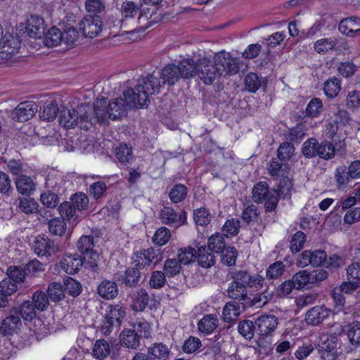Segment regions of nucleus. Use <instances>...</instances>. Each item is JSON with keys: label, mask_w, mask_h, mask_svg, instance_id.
<instances>
[{"label": "nucleus", "mask_w": 360, "mask_h": 360, "mask_svg": "<svg viewBox=\"0 0 360 360\" xmlns=\"http://www.w3.org/2000/svg\"><path fill=\"white\" fill-rule=\"evenodd\" d=\"M160 83L158 77L148 75L137 80L134 87H128L123 92L124 98L119 97L110 101L107 105L106 99L96 101L94 105V117H98L97 123L105 124L108 119L120 120L127 115L128 111L132 108H143L150 103L149 96L160 92Z\"/></svg>", "instance_id": "obj_1"}, {"label": "nucleus", "mask_w": 360, "mask_h": 360, "mask_svg": "<svg viewBox=\"0 0 360 360\" xmlns=\"http://www.w3.org/2000/svg\"><path fill=\"white\" fill-rule=\"evenodd\" d=\"M93 107L86 103L77 105L75 109L63 108L59 114L60 124L66 129H73L78 126L84 130H88L96 124L98 118L94 117ZM97 117H101L98 115Z\"/></svg>", "instance_id": "obj_2"}, {"label": "nucleus", "mask_w": 360, "mask_h": 360, "mask_svg": "<svg viewBox=\"0 0 360 360\" xmlns=\"http://www.w3.org/2000/svg\"><path fill=\"white\" fill-rule=\"evenodd\" d=\"M248 287L231 282L227 289L228 296L233 300H239L243 310L253 306L261 307L267 303L272 297L271 293L265 291L261 293L259 296L252 299L248 295Z\"/></svg>", "instance_id": "obj_3"}, {"label": "nucleus", "mask_w": 360, "mask_h": 360, "mask_svg": "<svg viewBox=\"0 0 360 360\" xmlns=\"http://www.w3.org/2000/svg\"><path fill=\"white\" fill-rule=\"evenodd\" d=\"M115 21L113 25L103 24L100 15H87L79 22V29L82 30L84 36L89 38H94L100 34L104 26L111 29L115 26Z\"/></svg>", "instance_id": "obj_4"}, {"label": "nucleus", "mask_w": 360, "mask_h": 360, "mask_svg": "<svg viewBox=\"0 0 360 360\" xmlns=\"http://www.w3.org/2000/svg\"><path fill=\"white\" fill-rule=\"evenodd\" d=\"M163 259L162 252L160 248H148L134 253L132 259L136 266L144 269L150 265L155 266Z\"/></svg>", "instance_id": "obj_5"}, {"label": "nucleus", "mask_w": 360, "mask_h": 360, "mask_svg": "<svg viewBox=\"0 0 360 360\" xmlns=\"http://www.w3.org/2000/svg\"><path fill=\"white\" fill-rule=\"evenodd\" d=\"M214 61L217 66L219 77L221 75H233L240 70L238 60L229 53L224 51L215 54Z\"/></svg>", "instance_id": "obj_6"}, {"label": "nucleus", "mask_w": 360, "mask_h": 360, "mask_svg": "<svg viewBox=\"0 0 360 360\" xmlns=\"http://www.w3.org/2000/svg\"><path fill=\"white\" fill-rule=\"evenodd\" d=\"M77 248L78 251L83 255L84 259H91L88 262L89 266L92 271L98 269L96 261L98 259V253L94 250V241L92 236H82L77 241Z\"/></svg>", "instance_id": "obj_7"}, {"label": "nucleus", "mask_w": 360, "mask_h": 360, "mask_svg": "<svg viewBox=\"0 0 360 360\" xmlns=\"http://www.w3.org/2000/svg\"><path fill=\"white\" fill-rule=\"evenodd\" d=\"M159 218L162 224L175 229L187 224V212L184 210L178 212L169 206H164L161 209Z\"/></svg>", "instance_id": "obj_8"}, {"label": "nucleus", "mask_w": 360, "mask_h": 360, "mask_svg": "<svg viewBox=\"0 0 360 360\" xmlns=\"http://www.w3.org/2000/svg\"><path fill=\"white\" fill-rule=\"evenodd\" d=\"M197 75L206 85L212 84L219 77L215 63L204 58L197 63Z\"/></svg>", "instance_id": "obj_9"}, {"label": "nucleus", "mask_w": 360, "mask_h": 360, "mask_svg": "<svg viewBox=\"0 0 360 360\" xmlns=\"http://www.w3.org/2000/svg\"><path fill=\"white\" fill-rule=\"evenodd\" d=\"M21 41L18 36L6 32L0 39V57L2 59H11L19 52Z\"/></svg>", "instance_id": "obj_10"}, {"label": "nucleus", "mask_w": 360, "mask_h": 360, "mask_svg": "<svg viewBox=\"0 0 360 360\" xmlns=\"http://www.w3.org/2000/svg\"><path fill=\"white\" fill-rule=\"evenodd\" d=\"M231 278L233 279L231 281L245 287H255L259 288L263 285L264 279L260 276H252L246 270H237L235 269L229 272Z\"/></svg>", "instance_id": "obj_11"}, {"label": "nucleus", "mask_w": 360, "mask_h": 360, "mask_svg": "<svg viewBox=\"0 0 360 360\" xmlns=\"http://www.w3.org/2000/svg\"><path fill=\"white\" fill-rule=\"evenodd\" d=\"M32 248L34 253L39 257H49L59 250L58 245L45 235L37 236L34 240Z\"/></svg>", "instance_id": "obj_12"}, {"label": "nucleus", "mask_w": 360, "mask_h": 360, "mask_svg": "<svg viewBox=\"0 0 360 360\" xmlns=\"http://www.w3.org/2000/svg\"><path fill=\"white\" fill-rule=\"evenodd\" d=\"M38 111V106L34 101L20 103L12 112V118L17 122H25L31 119Z\"/></svg>", "instance_id": "obj_13"}, {"label": "nucleus", "mask_w": 360, "mask_h": 360, "mask_svg": "<svg viewBox=\"0 0 360 360\" xmlns=\"http://www.w3.org/2000/svg\"><path fill=\"white\" fill-rule=\"evenodd\" d=\"M255 324L259 335L271 336L278 324V320L273 314H264L255 319Z\"/></svg>", "instance_id": "obj_14"}, {"label": "nucleus", "mask_w": 360, "mask_h": 360, "mask_svg": "<svg viewBox=\"0 0 360 360\" xmlns=\"http://www.w3.org/2000/svg\"><path fill=\"white\" fill-rule=\"evenodd\" d=\"M151 75L158 78L161 84L160 88L165 84L173 86L181 78L179 69L174 64L166 65L157 75L154 73Z\"/></svg>", "instance_id": "obj_15"}, {"label": "nucleus", "mask_w": 360, "mask_h": 360, "mask_svg": "<svg viewBox=\"0 0 360 360\" xmlns=\"http://www.w3.org/2000/svg\"><path fill=\"white\" fill-rule=\"evenodd\" d=\"M85 260L82 255L75 253L64 255L60 264L67 274H74L83 265Z\"/></svg>", "instance_id": "obj_16"}, {"label": "nucleus", "mask_w": 360, "mask_h": 360, "mask_svg": "<svg viewBox=\"0 0 360 360\" xmlns=\"http://www.w3.org/2000/svg\"><path fill=\"white\" fill-rule=\"evenodd\" d=\"M330 312V310L323 305L315 306L307 312L305 321L307 324L317 326L328 317Z\"/></svg>", "instance_id": "obj_17"}, {"label": "nucleus", "mask_w": 360, "mask_h": 360, "mask_svg": "<svg viewBox=\"0 0 360 360\" xmlns=\"http://www.w3.org/2000/svg\"><path fill=\"white\" fill-rule=\"evenodd\" d=\"M26 32L30 37L41 38L44 34V20L39 15H31L27 21Z\"/></svg>", "instance_id": "obj_18"}, {"label": "nucleus", "mask_w": 360, "mask_h": 360, "mask_svg": "<svg viewBox=\"0 0 360 360\" xmlns=\"http://www.w3.org/2000/svg\"><path fill=\"white\" fill-rule=\"evenodd\" d=\"M337 338L333 337L328 339L319 349V353L322 360H337Z\"/></svg>", "instance_id": "obj_19"}, {"label": "nucleus", "mask_w": 360, "mask_h": 360, "mask_svg": "<svg viewBox=\"0 0 360 360\" xmlns=\"http://www.w3.org/2000/svg\"><path fill=\"white\" fill-rule=\"evenodd\" d=\"M97 292L103 299H114L118 295L117 284L113 281L105 279L98 285Z\"/></svg>", "instance_id": "obj_20"}, {"label": "nucleus", "mask_w": 360, "mask_h": 360, "mask_svg": "<svg viewBox=\"0 0 360 360\" xmlns=\"http://www.w3.org/2000/svg\"><path fill=\"white\" fill-rule=\"evenodd\" d=\"M339 30L346 36L354 37L360 32V18L350 17L343 19L339 24Z\"/></svg>", "instance_id": "obj_21"}, {"label": "nucleus", "mask_w": 360, "mask_h": 360, "mask_svg": "<svg viewBox=\"0 0 360 360\" xmlns=\"http://www.w3.org/2000/svg\"><path fill=\"white\" fill-rule=\"evenodd\" d=\"M16 189L22 195L30 196L35 191V184L30 176L27 175L18 176L15 181Z\"/></svg>", "instance_id": "obj_22"}, {"label": "nucleus", "mask_w": 360, "mask_h": 360, "mask_svg": "<svg viewBox=\"0 0 360 360\" xmlns=\"http://www.w3.org/2000/svg\"><path fill=\"white\" fill-rule=\"evenodd\" d=\"M139 266H136V264L132 267H129L124 273V275L120 276L119 281H122L126 286L136 287L139 284L141 278V273Z\"/></svg>", "instance_id": "obj_23"}, {"label": "nucleus", "mask_w": 360, "mask_h": 360, "mask_svg": "<svg viewBox=\"0 0 360 360\" xmlns=\"http://www.w3.org/2000/svg\"><path fill=\"white\" fill-rule=\"evenodd\" d=\"M288 179H283V182H280L278 190L270 191L264 200V207L266 212H272L276 208L279 197L281 194H283L285 191V186L283 184L285 185Z\"/></svg>", "instance_id": "obj_24"}, {"label": "nucleus", "mask_w": 360, "mask_h": 360, "mask_svg": "<svg viewBox=\"0 0 360 360\" xmlns=\"http://www.w3.org/2000/svg\"><path fill=\"white\" fill-rule=\"evenodd\" d=\"M20 323L18 315L11 314L4 318L0 323V333L3 336L12 335Z\"/></svg>", "instance_id": "obj_25"}, {"label": "nucleus", "mask_w": 360, "mask_h": 360, "mask_svg": "<svg viewBox=\"0 0 360 360\" xmlns=\"http://www.w3.org/2000/svg\"><path fill=\"white\" fill-rule=\"evenodd\" d=\"M254 348L258 356L262 359L270 355L273 351L271 336L259 335Z\"/></svg>", "instance_id": "obj_26"}, {"label": "nucleus", "mask_w": 360, "mask_h": 360, "mask_svg": "<svg viewBox=\"0 0 360 360\" xmlns=\"http://www.w3.org/2000/svg\"><path fill=\"white\" fill-rule=\"evenodd\" d=\"M240 303L236 301H230L226 304L222 311V317L225 322L235 321L241 313Z\"/></svg>", "instance_id": "obj_27"}, {"label": "nucleus", "mask_w": 360, "mask_h": 360, "mask_svg": "<svg viewBox=\"0 0 360 360\" xmlns=\"http://www.w3.org/2000/svg\"><path fill=\"white\" fill-rule=\"evenodd\" d=\"M335 179L338 188H345L354 180L348 167L342 165L336 168Z\"/></svg>", "instance_id": "obj_28"}, {"label": "nucleus", "mask_w": 360, "mask_h": 360, "mask_svg": "<svg viewBox=\"0 0 360 360\" xmlns=\"http://www.w3.org/2000/svg\"><path fill=\"white\" fill-rule=\"evenodd\" d=\"M196 254L198 262L202 267L209 268L215 264L214 252L207 246L202 245L198 248Z\"/></svg>", "instance_id": "obj_29"}, {"label": "nucleus", "mask_w": 360, "mask_h": 360, "mask_svg": "<svg viewBox=\"0 0 360 360\" xmlns=\"http://www.w3.org/2000/svg\"><path fill=\"white\" fill-rule=\"evenodd\" d=\"M149 296L147 291L141 288L132 297L131 308L136 311H143L148 304Z\"/></svg>", "instance_id": "obj_30"}, {"label": "nucleus", "mask_w": 360, "mask_h": 360, "mask_svg": "<svg viewBox=\"0 0 360 360\" xmlns=\"http://www.w3.org/2000/svg\"><path fill=\"white\" fill-rule=\"evenodd\" d=\"M120 337L121 345L129 349H135L140 345V338L138 334L134 333L130 328L123 330Z\"/></svg>", "instance_id": "obj_31"}, {"label": "nucleus", "mask_w": 360, "mask_h": 360, "mask_svg": "<svg viewBox=\"0 0 360 360\" xmlns=\"http://www.w3.org/2000/svg\"><path fill=\"white\" fill-rule=\"evenodd\" d=\"M219 320L214 314L205 315L198 324V330L201 333L210 334L218 326Z\"/></svg>", "instance_id": "obj_32"}, {"label": "nucleus", "mask_w": 360, "mask_h": 360, "mask_svg": "<svg viewBox=\"0 0 360 360\" xmlns=\"http://www.w3.org/2000/svg\"><path fill=\"white\" fill-rule=\"evenodd\" d=\"M176 67L179 69L181 78L189 79L197 75V63L193 60H183Z\"/></svg>", "instance_id": "obj_33"}, {"label": "nucleus", "mask_w": 360, "mask_h": 360, "mask_svg": "<svg viewBox=\"0 0 360 360\" xmlns=\"http://www.w3.org/2000/svg\"><path fill=\"white\" fill-rule=\"evenodd\" d=\"M170 351L163 343H155L148 348V354L153 360H167Z\"/></svg>", "instance_id": "obj_34"}, {"label": "nucleus", "mask_w": 360, "mask_h": 360, "mask_svg": "<svg viewBox=\"0 0 360 360\" xmlns=\"http://www.w3.org/2000/svg\"><path fill=\"white\" fill-rule=\"evenodd\" d=\"M63 31L53 26L46 33L44 43L47 47L56 46L63 43Z\"/></svg>", "instance_id": "obj_35"}, {"label": "nucleus", "mask_w": 360, "mask_h": 360, "mask_svg": "<svg viewBox=\"0 0 360 360\" xmlns=\"http://www.w3.org/2000/svg\"><path fill=\"white\" fill-rule=\"evenodd\" d=\"M115 155L120 162L129 163L134 158L132 148L129 144L120 143L115 149Z\"/></svg>", "instance_id": "obj_36"}, {"label": "nucleus", "mask_w": 360, "mask_h": 360, "mask_svg": "<svg viewBox=\"0 0 360 360\" xmlns=\"http://www.w3.org/2000/svg\"><path fill=\"white\" fill-rule=\"evenodd\" d=\"M346 327L349 342L356 349L360 346V323L358 321L352 322Z\"/></svg>", "instance_id": "obj_37"}, {"label": "nucleus", "mask_w": 360, "mask_h": 360, "mask_svg": "<svg viewBox=\"0 0 360 360\" xmlns=\"http://www.w3.org/2000/svg\"><path fill=\"white\" fill-rule=\"evenodd\" d=\"M341 89L340 80L333 77L324 82L323 90L326 96L329 98L336 97Z\"/></svg>", "instance_id": "obj_38"}, {"label": "nucleus", "mask_w": 360, "mask_h": 360, "mask_svg": "<svg viewBox=\"0 0 360 360\" xmlns=\"http://www.w3.org/2000/svg\"><path fill=\"white\" fill-rule=\"evenodd\" d=\"M226 242L224 238V234L216 233L212 235L207 242V248L212 250L213 252L219 253L222 252L226 248Z\"/></svg>", "instance_id": "obj_39"}, {"label": "nucleus", "mask_w": 360, "mask_h": 360, "mask_svg": "<svg viewBox=\"0 0 360 360\" xmlns=\"http://www.w3.org/2000/svg\"><path fill=\"white\" fill-rule=\"evenodd\" d=\"M252 199L256 203H262L270 193L269 185L265 181H259L252 188Z\"/></svg>", "instance_id": "obj_40"}, {"label": "nucleus", "mask_w": 360, "mask_h": 360, "mask_svg": "<svg viewBox=\"0 0 360 360\" xmlns=\"http://www.w3.org/2000/svg\"><path fill=\"white\" fill-rule=\"evenodd\" d=\"M187 194V187L184 184H176L170 190L169 198L173 203H179L186 199Z\"/></svg>", "instance_id": "obj_41"}, {"label": "nucleus", "mask_w": 360, "mask_h": 360, "mask_svg": "<svg viewBox=\"0 0 360 360\" xmlns=\"http://www.w3.org/2000/svg\"><path fill=\"white\" fill-rule=\"evenodd\" d=\"M255 321L245 319L239 322L238 325V333L247 340H251L257 332Z\"/></svg>", "instance_id": "obj_42"}, {"label": "nucleus", "mask_w": 360, "mask_h": 360, "mask_svg": "<svg viewBox=\"0 0 360 360\" xmlns=\"http://www.w3.org/2000/svg\"><path fill=\"white\" fill-rule=\"evenodd\" d=\"M109 308L110 309L105 316L108 320H112L115 322L117 327L120 326L126 316L124 308L119 304L110 305Z\"/></svg>", "instance_id": "obj_43"}, {"label": "nucleus", "mask_w": 360, "mask_h": 360, "mask_svg": "<svg viewBox=\"0 0 360 360\" xmlns=\"http://www.w3.org/2000/svg\"><path fill=\"white\" fill-rule=\"evenodd\" d=\"M317 155L324 160H330L335 157V150L334 145L329 141H323L319 143Z\"/></svg>", "instance_id": "obj_44"}, {"label": "nucleus", "mask_w": 360, "mask_h": 360, "mask_svg": "<svg viewBox=\"0 0 360 360\" xmlns=\"http://www.w3.org/2000/svg\"><path fill=\"white\" fill-rule=\"evenodd\" d=\"M63 285L65 293L74 297L78 296L82 290L81 283L71 277H68L65 279L64 284Z\"/></svg>", "instance_id": "obj_45"}, {"label": "nucleus", "mask_w": 360, "mask_h": 360, "mask_svg": "<svg viewBox=\"0 0 360 360\" xmlns=\"http://www.w3.org/2000/svg\"><path fill=\"white\" fill-rule=\"evenodd\" d=\"M47 293L49 299L53 302L60 301L65 295L63 285L56 282H53L49 284Z\"/></svg>", "instance_id": "obj_46"}, {"label": "nucleus", "mask_w": 360, "mask_h": 360, "mask_svg": "<svg viewBox=\"0 0 360 360\" xmlns=\"http://www.w3.org/2000/svg\"><path fill=\"white\" fill-rule=\"evenodd\" d=\"M322 110V101L319 98H313L308 103L305 112H302V114L304 117H316L320 115Z\"/></svg>", "instance_id": "obj_47"}, {"label": "nucleus", "mask_w": 360, "mask_h": 360, "mask_svg": "<svg viewBox=\"0 0 360 360\" xmlns=\"http://www.w3.org/2000/svg\"><path fill=\"white\" fill-rule=\"evenodd\" d=\"M181 264L176 259H167L163 266V272L167 277H174L180 274Z\"/></svg>", "instance_id": "obj_48"}, {"label": "nucleus", "mask_w": 360, "mask_h": 360, "mask_svg": "<svg viewBox=\"0 0 360 360\" xmlns=\"http://www.w3.org/2000/svg\"><path fill=\"white\" fill-rule=\"evenodd\" d=\"M40 201L46 208L53 209L59 203V197L56 193L48 190L41 194Z\"/></svg>", "instance_id": "obj_49"}, {"label": "nucleus", "mask_w": 360, "mask_h": 360, "mask_svg": "<svg viewBox=\"0 0 360 360\" xmlns=\"http://www.w3.org/2000/svg\"><path fill=\"white\" fill-rule=\"evenodd\" d=\"M34 304L30 300L24 301L19 307V313L22 318L27 321H31L37 316Z\"/></svg>", "instance_id": "obj_50"}, {"label": "nucleus", "mask_w": 360, "mask_h": 360, "mask_svg": "<svg viewBox=\"0 0 360 360\" xmlns=\"http://www.w3.org/2000/svg\"><path fill=\"white\" fill-rule=\"evenodd\" d=\"M337 44L335 39L323 38L319 39L314 44V50L319 53H326L333 50Z\"/></svg>", "instance_id": "obj_51"}, {"label": "nucleus", "mask_w": 360, "mask_h": 360, "mask_svg": "<svg viewBox=\"0 0 360 360\" xmlns=\"http://www.w3.org/2000/svg\"><path fill=\"white\" fill-rule=\"evenodd\" d=\"M177 257V260L181 264H188L195 259L196 251L191 247L181 248L178 251Z\"/></svg>", "instance_id": "obj_52"}, {"label": "nucleus", "mask_w": 360, "mask_h": 360, "mask_svg": "<svg viewBox=\"0 0 360 360\" xmlns=\"http://www.w3.org/2000/svg\"><path fill=\"white\" fill-rule=\"evenodd\" d=\"M244 84L248 91L255 93L262 86V82L256 73L250 72L245 77Z\"/></svg>", "instance_id": "obj_53"}, {"label": "nucleus", "mask_w": 360, "mask_h": 360, "mask_svg": "<svg viewBox=\"0 0 360 360\" xmlns=\"http://www.w3.org/2000/svg\"><path fill=\"white\" fill-rule=\"evenodd\" d=\"M319 142L314 138H310L304 142L302 148L303 155L307 158H312L317 155Z\"/></svg>", "instance_id": "obj_54"}, {"label": "nucleus", "mask_w": 360, "mask_h": 360, "mask_svg": "<svg viewBox=\"0 0 360 360\" xmlns=\"http://www.w3.org/2000/svg\"><path fill=\"white\" fill-rule=\"evenodd\" d=\"M31 302L35 308L39 311L46 310L49 304L46 294L41 290H38L32 295Z\"/></svg>", "instance_id": "obj_55"}, {"label": "nucleus", "mask_w": 360, "mask_h": 360, "mask_svg": "<svg viewBox=\"0 0 360 360\" xmlns=\"http://www.w3.org/2000/svg\"><path fill=\"white\" fill-rule=\"evenodd\" d=\"M132 328H130L134 333L138 334L139 338H148L150 336V325L143 319H138L131 324Z\"/></svg>", "instance_id": "obj_56"}, {"label": "nucleus", "mask_w": 360, "mask_h": 360, "mask_svg": "<svg viewBox=\"0 0 360 360\" xmlns=\"http://www.w3.org/2000/svg\"><path fill=\"white\" fill-rule=\"evenodd\" d=\"M59 108L56 103H50L39 111V117L44 121H53L57 116Z\"/></svg>", "instance_id": "obj_57"}, {"label": "nucleus", "mask_w": 360, "mask_h": 360, "mask_svg": "<svg viewBox=\"0 0 360 360\" xmlns=\"http://www.w3.org/2000/svg\"><path fill=\"white\" fill-rule=\"evenodd\" d=\"M221 252V262L231 266L236 264L238 251L233 246H227Z\"/></svg>", "instance_id": "obj_58"}, {"label": "nucleus", "mask_w": 360, "mask_h": 360, "mask_svg": "<svg viewBox=\"0 0 360 360\" xmlns=\"http://www.w3.org/2000/svg\"><path fill=\"white\" fill-rule=\"evenodd\" d=\"M305 127L302 124H297L296 127L288 129L286 136L290 141L300 143L306 135Z\"/></svg>", "instance_id": "obj_59"}, {"label": "nucleus", "mask_w": 360, "mask_h": 360, "mask_svg": "<svg viewBox=\"0 0 360 360\" xmlns=\"http://www.w3.org/2000/svg\"><path fill=\"white\" fill-rule=\"evenodd\" d=\"M193 219L198 226L207 225L211 221L210 212L205 207L194 210Z\"/></svg>", "instance_id": "obj_60"}, {"label": "nucleus", "mask_w": 360, "mask_h": 360, "mask_svg": "<svg viewBox=\"0 0 360 360\" xmlns=\"http://www.w3.org/2000/svg\"><path fill=\"white\" fill-rule=\"evenodd\" d=\"M63 43L67 46H72L77 41L79 34L73 27L65 26L63 31Z\"/></svg>", "instance_id": "obj_61"}, {"label": "nucleus", "mask_w": 360, "mask_h": 360, "mask_svg": "<svg viewBox=\"0 0 360 360\" xmlns=\"http://www.w3.org/2000/svg\"><path fill=\"white\" fill-rule=\"evenodd\" d=\"M295 148L290 142H284L280 145L277 150V157L282 161L289 160L293 155Z\"/></svg>", "instance_id": "obj_62"}, {"label": "nucleus", "mask_w": 360, "mask_h": 360, "mask_svg": "<svg viewBox=\"0 0 360 360\" xmlns=\"http://www.w3.org/2000/svg\"><path fill=\"white\" fill-rule=\"evenodd\" d=\"M93 352L98 359L105 358L110 354V345L105 340H98L94 345Z\"/></svg>", "instance_id": "obj_63"}, {"label": "nucleus", "mask_w": 360, "mask_h": 360, "mask_svg": "<svg viewBox=\"0 0 360 360\" xmlns=\"http://www.w3.org/2000/svg\"><path fill=\"white\" fill-rule=\"evenodd\" d=\"M59 214L65 220H70L76 216L77 209L69 201L62 202L58 208Z\"/></svg>", "instance_id": "obj_64"}]
</instances>
